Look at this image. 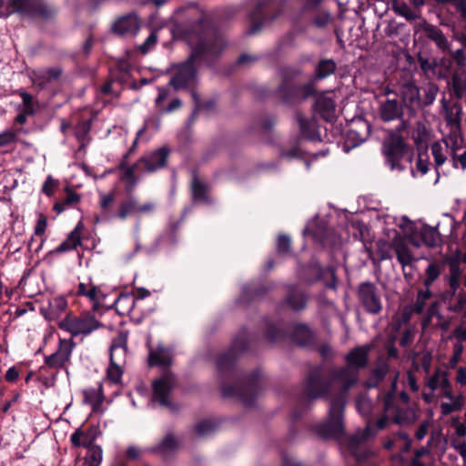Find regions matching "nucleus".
<instances>
[{"instance_id":"nucleus-34","label":"nucleus","mask_w":466,"mask_h":466,"mask_svg":"<svg viewBox=\"0 0 466 466\" xmlns=\"http://www.w3.org/2000/svg\"><path fill=\"white\" fill-rule=\"evenodd\" d=\"M420 238L423 244H425L428 247L433 248L437 246L440 234L436 228L425 225L421 228Z\"/></svg>"},{"instance_id":"nucleus-15","label":"nucleus","mask_w":466,"mask_h":466,"mask_svg":"<svg viewBox=\"0 0 466 466\" xmlns=\"http://www.w3.org/2000/svg\"><path fill=\"white\" fill-rule=\"evenodd\" d=\"M309 296L301 289L291 286L280 302L281 308H289L295 312L304 310L308 306Z\"/></svg>"},{"instance_id":"nucleus-61","label":"nucleus","mask_w":466,"mask_h":466,"mask_svg":"<svg viewBox=\"0 0 466 466\" xmlns=\"http://www.w3.org/2000/svg\"><path fill=\"white\" fill-rule=\"evenodd\" d=\"M47 220L45 215L41 214L35 227V235L42 237L46 229Z\"/></svg>"},{"instance_id":"nucleus-18","label":"nucleus","mask_w":466,"mask_h":466,"mask_svg":"<svg viewBox=\"0 0 466 466\" xmlns=\"http://www.w3.org/2000/svg\"><path fill=\"white\" fill-rule=\"evenodd\" d=\"M295 118L299 126L300 135L303 138L314 142L320 141V134L318 128L317 120L314 116L311 118H306L300 111H297Z\"/></svg>"},{"instance_id":"nucleus-9","label":"nucleus","mask_w":466,"mask_h":466,"mask_svg":"<svg viewBox=\"0 0 466 466\" xmlns=\"http://www.w3.org/2000/svg\"><path fill=\"white\" fill-rule=\"evenodd\" d=\"M357 298L366 313L379 315L382 309L381 294L376 284L370 281H363L357 289Z\"/></svg>"},{"instance_id":"nucleus-17","label":"nucleus","mask_w":466,"mask_h":466,"mask_svg":"<svg viewBox=\"0 0 466 466\" xmlns=\"http://www.w3.org/2000/svg\"><path fill=\"white\" fill-rule=\"evenodd\" d=\"M127 332L120 331L113 339L109 348V360L116 363L125 362L127 352Z\"/></svg>"},{"instance_id":"nucleus-20","label":"nucleus","mask_w":466,"mask_h":466,"mask_svg":"<svg viewBox=\"0 0 466 466\" xmlns=\"http://www.w3.org/2000/svg\"><path fill=\"white\" fill-rule=\"evenodd\" d=\"M380 117L384 122L401 119L404 115L403 104L397 99H386L380 106Z\"/></svg>"},{"instance_id":"nucleus-25","label":"nucleus","mask_w":466,"mask_h":466,"mask_svg":"<svg viewBox=\"0 0 466 466\" xmlns=\"http://www.w3.org/2000/svg\"><path fill=\"white\" fill-rule=\"evenodd\" d=\"M337 70V63L331 58H322L315 66L313 75L309 81L319 82L332 76Z\"/></svg>"},{"instance_id":"nucleus-57","label":"nucleus","mask_w":466,"mask_h":466,"mask_svg":"<svg viewBox=\"0 0 466 466\" xmlns=\"http://www.w3.org/2000/svg\"><path fill=\"white\" fill-rule=\"evenodd\" d=\"M324 0H301L303 13L315 12Z\"/></svg>"},{"instance_id":"nucleus-16","label":"nucleus","mask_w":466,"mask_h":466,"mask_svg":"<svg viewBox=\"0 0 466 466\" xmlns=\"http://www.w3.org/2000/svg\"><path fill=\"white\" fill-rule=\"evenodd\" d=\"M101 431L97 425H90L86 431H84L81 427L77 428L70 436V441L73 447L88 448L96 446V440L99 437Z\"/></svg>"},{"instance_id":"nucleus-43","label":"nucleus","mask_w":466,"mask_h":466,"mask_svg":"<svg viewBox=\"0 0 466 466\" xmlns=\"http://www.w3.org/2000/svg\"><path fill=\"white\" fill-rule=\"evenodd\" d=\"M461 268L460 266L452 262L450 265V279H449V286L451 291V294L454 295L458 289L460 288V277H461Z\"/></svg>"},{"instance_id":"nucleus-12","label":"nucleus","mask_w":466,"mask_h":466,"mask_svg":"<svg viewBox=\"0 0 466 466\" xmlns=\"http://www.w3.org/2000/svg\"><path fill=\"white\" fill-rule=\"evenodd\" d=\"M72 339H59V346L56 352L45 357V365L49 369H66L70 362L71 354L75 347Z\"/></svg>"},{"instance_id":"nucleus-63","label":"nucleus","mask_w":466,"mask_h":466,"mask_svg":"<svg viewBox=\"0 0 466 466\" xmlns=\"http://www.w3.org/2000/svg\"><path fill=\"white\" fill-rule=\"evenodd\" d=\"M93 46H94V38L92 35H89L83 44V46L80 51V55L83 57L87 58L93 49Z\"/></svg>"},{"instance_id":"nucleus-3","label":"nucleus","mask_w":466,"mask_h":466,"mask_svg":"<svg viewBox=\"0 0 466 466\" xmlns=\"http://www.w3.org/2000/svg\"><path fill=\"white\" fill-rule=\"evenodd\" d=\"M251 338L242 329L233 339L228 350L217 357L216 368L223 398H234L245 406H252L261 390V373L254 370L244 374L237 368V360L250 346Z\"/></svg>"},{"instance_id":"nucleus-44","label":"nucleus","mask_w":466,"mask_h":466,"mask_svg":"<svg viewBox=\"0 0 466 466\" xmlns=\"http://www.w3.org/2000/svg\"><path fill=\"white\" fill-rule=\"evenodd\" d=\"M441 273V266L436 262H431L428 265L425 275L426 278L423 281V285L426 288H430L433 282L439 278Z\"/></svg>"},{"instance_id":"nucleus-58","label":"nucleus","mask_w":466,"mask_h":466,"mask_svg":"<svg viewBox=\"0 0 466 466\" xmlns=\"http://www.w3.org/2000/svg\"><path fill=\"white\" fill-rule=\"evenodd\" d=\"M57 180H55L51 176H48L42 187V192L46 196L51 197L54 195Z\"/></svg>"},{"instance_id":"nucleus-13","label":"nucleus","mask_w":466,"mask_h":466,"mask_svg":"<svg viewBox=\"0 0 466 466\" xmlns=\"http://www.w3.org/2000/svg\"><path fill=\"white\" fill-rule=\"evenodd\" d=\"M329 92H322L316 94L314 103L312 105L313 112L322 120L331 123L337 118L336 102Z\"/></svg>"},{"instance_id":"nucleus-39","label":"nucleus","mask_w":466,"mask_h":466,"mask_svg":"<svg viewBox=\"0 0 466 466\" xmlns=\"http://www.w3.org/2000/svg\"><path fill=\"white\" fill-rule=\"evenodd\" d=\"M84 401L92 406V410L96 411L103 402V395L98 393L95 389L84 390Z\"/></svg>"},{"instance_id":"nucleus-46","label":"nucleus","mask_w":466,"mask_h":466,"mask_svg":"<svg viewBox=\"0 0 466 466\" xmlns=\"http://www.w3.org/2000/svg\"><path fill=\"white\" fill-rule=\"evenodd\" d=\"M431 291L430 290V288H426L425 290H419L416 298V301L413 305V312L416 314L422 313L426 301L431 299Z\"/></svg>"},{"instance_id":"nucleus-28","label":"nucleus","mask_w":466,"mask_h":466,"mask_svg":"<svg viewBox=\"0 0 466 466\" xmlns=\"http://www.w3.org/2000/svg\"><path fill=\"white\" fill-rule=\"evenodd\" d=\"M314 333L305 323L296 324L291 332V340L299 346L305 347L312 343Z\"/></svg>"},{"instance_id":"nucleus-24","label":"nucleus","mask_w":466,"mask_h":466,"mask_svg":"<svg viewBox=\"0 0 466 466\" xmlns=\"http://www.w3.org/2000/svg\"><path fill=\"white\" fill-rule=\"evenodd\" d=\"M191 197L192 200L196 203H202L206 205H210L213 203L212 198L208 195L209 187L201 181L197 174L193 175L191 181Z\"/></svg>"},{"instance_id":"nucleus-26","label":"nucleus","mask_w":466,"mask_h":466,"mask_svg":"<svg viewBox=\"0 0 466 466\" xmlns=\"http://www.w3.org/2000/svg\"><path fill=\"white\" fill-rule=\"evenodd\" d=\"M141 167L139 164L137 162L132 166H128V163L126 159H122L118 165V168L123 172L120 177V179L126 183V191L127 193H131L134 191L137 184V178L136 176V170Z\"/></svg>"},{"instance_id":"nucleus-22","label":"nucleus","mask_w":466,"mask_h":466,"mask_svg":"<svg viewBox=\"0 0 466 466\" xmlns=\"http://www.w3.org/2000/svg\"><path fill=\"white\" fill-rule=\"evenodd\" d=\"M172 364L171 351L164 345L158 344L156 349H150L148 365L150 367H163L165 370Z\"/></svg>"},{"instance_id":"nucleus-37","label":"nucleus","mask_w":466,"mask_h":466,"mask_svg":"<svg viewBox=\"0 0 466 466\" xmlns=\"http://www.w3.org/2000/svg\"><path fill=\"white\" fill-rule=\"evenodd\" d=\"M392 10L397 15L403 16L409 22L415 21L418 18V15L411 10V8L402 1H394L392 4Z\"/></svg>"},{"instance_id":"nucleus-53","label":"nucleus","mask_w":466,"mask_h":466,"mask_svg":"<svg viewBox=\"0 0 466 466\" xmlns=\"http://www.w3.org/2000/svg\"><path fill=\"white\" fill-rule=\"evenodd\" d=\"M65 191L66 193V197L61 200L63 204H65L67 208L72 207L81 200L80 194L76 193L75 190H73L69 187H66Z\"/></svg>"},{"instance_id":"nucleus-60","label":"nucleus","mask_w":466,"mask_h":466,"mask_svg":"<svg viewBox=\"0 0 466 466\" xmlns=\"http://www.w3.org/2000/svg\"><path fill=\"white\" fill-rule=\"evenodd\" d=\"M389 366L387 364L380 365L372 370V376L376 379V382L382 381L387 376Z\"/></svg>"},{"instance_id":"nucleus-10","label":"nucleus","mask_w":466,"mask_h":466,"mask_svg":"<svg viewBox=\"0 0 466 466\" xmlns=\"http://www.w3.org/2000/svg\"><path fill=\"white\" fill-rule=\"evenodd\" d=\"M101 326L102 324L91 313H86L79 317L67 315L59 323V328L68 331L73 337L80 334L88 335Z\"/></svg>"},{"instance_id":"nucleus-7","label":"nucleus","mask_w":466,"mask_h":466,"mask_svg":"<svg viewBox=\"0 0 466 466\" xmlns=\"http://www.w3.org/2000/svg\"><path fill=\"white\" fill-rule=\"evenodd\" d=\"M281 10L276 0H258L255 6L248 13L250 27L248 35L258 33L268 20L276 19Z\"/></svg>"},{"instance_id":"nucleus-36","label":"nucleus","mask_w":466,"mask_h":466,"mask_svg":"<svg viewBox=\"0 0 466 466\" xmlns=\"http://www.w3.org/2000/svg\"><path fill=\"white\" fill-rule=\"evenodd\" d=\"M62 75V70L58 67L47 68L36 76L38 85L45 86L48 83L57 80Z\"/></svg>"},{"instance_id":"nucleus-47","label":"nucleus","mask_w":466,"mask_h":466,"mask_svg":"<svg viewBox=\"0 0 466 466\" xmlns=\"http://www.w3.org/2000/svg\"><path fill=\"white\" fill-rule=\"evenodd\" d=\"M345 142L350 147H355L361 144L365 138L357 129L350 127L344 133Z\"/></svg>"},{"instance_id":"nucleus-40","label":"nucleus","mask_w":466,"mask_h":466,"mask_svg":"<svg viewBox=\"0 0 466 466\" xmlns=\"http://www.w3.org/2000/svg\"><path fill=\"white\" fill-rule=\"evenodd\" d=\"M453 96L461 99L466 94V77L454 74L451 78Z\"/></svg>"},{"instance_id":"nucleus-45","label":"nucleus","mask_w":466,"mask_h":466,"mask_svg":"<svg viewBox=\"0 0 466 466\" xmlns=\"http://www.w3.org/2000/svg\"><path fill=\"white\" fill-rule=\"evenodd\" d=\"M123 375V370L119 363L114 362L109 360V365L106 369V378L107 380L114 383L118 384L121 382V378Z\"/></svg>"},{"instance_id":"nucleus-41","label":"nucleus","mask_w":466,"mask_h":466,"mask_svg":"<svg viewBox=\"0 0 466 466\" xmlns=\"http://www.w3.org/2000/svg\"><path fill=\"white\" fill-rule=\"evenodd\" d=\"M86 463L87 466H99L103 458V451L101 446L96 445L86 448Z\"/></svg>"},{"instance_id":"nucleus-64","label":"nucleus","mask_w":466,"mask_h":466,"mask_svg":"<svg viewBox=\"0 0 466 466\" xmlns=\"http://www.w3.org/2000/svg\"><path fill=\"white\" fill-rule=\"evenodd\" d=\"M280 157L284 158H299L301 157V153L299 146H295L290 149L281 150Z\"/></svg>"},{"instance_id":"nucleus-5","label":"nucleus","mask_w":466,"mask_h":466,"mask_svg":"<svg viewBox=\"0 0 466 466\" xmlns=\"http://www.w3.org/2000/svg\"><path fill=\"white\" fill-rule=\"evenodd\" d=\"M301 73L299 69L284 71L281 82L277 88V94L281 103L293 106L314 96L317 94V85L313 81L299 84L295 78Z\"/></svg>"},{"instance_id":"nucleus-2","label":"nucleus","mask_w":466,"mask_h":466,"mask_svg":"<svg viewBox=\"0 0 466 466\" xmlns=\"http://www.w3.org/2000/svg\"><path fill=\"white\" fill-rule=\"evenodd\" d=\"M179 31L188 42L190 53L185 61L172 65L173 75L169 86L175 90L193 89L198 82L197 64L214 67L228 43L218 25L204 13L194 22L181 26Z\"/></svg>"},{"instance_id":"nucleus-8","label":"nucleus","mask_w":466,"mask_h":466,"mask_svg":"<svg viewBox=\"0 0 466 466\" xmlns=\"http://www.w3.org/2000/svg\"><path fill=\"white\" fill-rule=\"evenodd\" d=\"M176 385L175 374L169 370H164L162 375L152 382V400L162 407L177 411V406L169 400Z\"/></svg>"},{"instance_id":"nucleus-29","label":"nucleus","mask_w":466,"mask_h":466,"mask_svg":"<svg viewBox=\"0 0 466 466\" xmlns=\"http://www.w3.org/2000/svg\"><path fill=\"white\" fill-rule=\"evenodd\" d=\"M269 288L263 283H249L242 288L241 299L246 302H251L254 300L264 298Z\"/></svg>"},{"instance_id":"nucleus-42","label":"nucleus","mask_w":466,"mask_h":466,"mask_svg":"<svg viewBox=\"0 0 466 466\" xmlns=\"http://www.w3.org/2000/svg\"><path fill=\"white\" fill-rule=\"evenodd\" d=\"M115 201V193L109 192L107 194L106 193H99V206L102 211V216L104 218H107L109 217V213L111 211V208L113 206V203Z\"/></svg>"},{"instance_id":"nucleus-50","label":"nucleus","mask_w":466,"mask_h":466,"mask_svg":"<svg viewBox=\"0 0 466 466\" xmlns=\"http://www.w3.org/2000/svg\"><path fill=\"white\" fill-rule=\"evenodd\" d=\"M49 307L53 315L58 316L67 308V301L64 297H56L49 301Z\"/></svg>"},{"instance_id":"nucleus-33","label":"nucleus","mask_w":466,"mask_h":466,"mask_svg":"<svg viewBox=\"0 0 466 466\" xmlns=\"http://www.w3.org/2000/svg\"><path fill=\"white\" fill-rule=\"evenodd\" d=\"M178 446V441L173 433H167L165 438L152 448L155 453H166L175 451Z\"/></svg>"},{"instance_id":"nucleus-23","label":"nucleus","mask_w":466,"mask_h":466,"mask_svg":"<svg viewBox=\"0 0 466 466\" xmlns=\"http://www.w3.org/2000/svg\"><path fill=\"white\" fill-rule=\"evenodd\" d=\"M112 29L119 35H135L139 29V20L134 14L127 15L118 18Z\"/></svg>"},{"instance_id":"nucleus-32","label":"nucleus","mask_w":466,"mask_h":466,"mask_svg":"<svg viewBox=\"0 0 466 466\" xmlns=\"http://www.w3.org/2000/svg\"><path fill=\"white\" fill-rule=\"evenodd\" d=\"M138 208L137 200L133 197H128L120 203L116 217L124 220L128 216L138 214Z\"/></svg>"},{"instance_id":"nucleus-54","label":"nucleus","mask_w":466,"mask_h":466,"mask_svg":"<svg viewBox=\"0 0 466 466\" xmlns=\"http://www.w3.org/2000/svg\"><path fill=\"white\" fill-rule=\"evenodd\" d=\"M461 406H462V403L459 399L451 403L442 402L441 404V414L443 416H447V415L452 413L453 411L460 410L461 409Z\"/></svg>"},{"instance_id":"nucleus-27","label":"nucleus","mask_w":466,"mask_h":466,"mask_svg":"<svg viewBox=\"0 0 466 466\" xmlns=\"http://www.w3.org/2000/svg\"><path fill=\"white\" fill-rule=\"evenodd\" d=\"M400 102L411 116L414 115L416 107L420 106V89L415 85H407L402 91Z\"/></svg>"},{"instance_id":"nucleus-51","label":"nucleus","mask_w":466,"mask_h":466,"mask_svg":"<svg viewBox=\"0 0 466 466\" xmlns=\"http://www.w3.org/2000/svg\"><path fill=\"white\" fill-rule=\"evenodd\" d=\"M19 129H7L2 133H0V147L9 146L14 144L17 140Z\"/></svg>"},{"instance_id":"nucleus-55","label":"nucleus","mask_w":466,"mask_h":466,"mask_svg":"<svg viewBox=\"0 0 466 466\" xmlns=\"http://www.w3.org/2000/svg\"><path fill=\"white\" fill-rule=\"evenodd\" d=\"M439 4L449 5L452 4L456 9L461 13V15L466 19V0H437Z\"/></svg>"},{"instance_id":"nucleus-1","label":"nucleus","mask_w":466,"mask_h":466,"mask_svg":"<svg viewBox=\"0 0 466 466\" xmlns=\"http://www.w3.org/2000/svg\"><path fill=\"white\" fill-rule=\"evenodd\" d=\"M370 350V345L355 347L345 356L347 366L331 370L329 377L325 376L322 366L312 367L309 370L301 392L296 398L290 415L292 422L295 423L302 418L312 406L314 400L327 397L333 381H339L342 383L341 391L330 400L329 419L316 425L315 431L325 440L340 439L345 432L343 416L346 393L357 382V374L352 369L359 370L367 367Z\"/></svg>"},{"instance_id":"nucleus-35","label":"nucleus","mask_w":466,"mask_h":466,"mask_svg":"<svg viewBox=\"0 0 466 466\" xmlns=\"http://www.w3.org/2000/svg\"><path fill=\"white\" fill-rule=\"evenodd\" d=\"M395 252L397 259L402 267L411 263L413 259L412 255L408 246L402 240L395 243Z\"/></svg>"},{"instance_id":"nucleus-14","label":"nucleus","mask_w":466,"mask_h":466,"mask_svg":"<svg viewBox=\"0 0 466 466\" xmlns=\"http://www.w3.org/2000/svg\"><path fill=\"white\" fill-rule=\"evenodd\" d=\"M169 156V149L167 147H162L147 157H142L137 163L147 172H155L157 169L163 168L167 166V157Z\"/></svg>"},{"instance_id":"nucleus-11","label":"nucleus","mask_w":466,"mask_h":466,"mask_svg":"<svg viewBox=\"0 0 466 466\" xmlns=\"http://www.w3.org/2000/svg\"><path fill=\"white\" fill-rule=\"evenodd\" d=\"M298 274L299 278L308 284L322 280L326 276H329L331 283H327V287L330 289H335L336 287L335 269L332 267L323 268L316 260H311L308 264L300 266Z\"/></svg>"},{"instance_id":"nucleus-59","label":"nucleus","mask_w":466,"mask_h":466,"mask_svg":"<svg viewBox=\"0 0 466 466\" xmlns=\"http://www.w3.org/2000/svg\"><path fill=\"white\" fill-rule=\"evenodd\" d=\"M425 158H423L422 154H419L418 160L416 162V168L419 172L421 173V175H425L429 170V157L427 154H424Z\"/></svg>"},{"instance_id":"nucleus-62","label":"nucleus","mask_w":466,"mask_h":466,"mask_svg":"<svg viewBox=\"0 0 466 466\" xmlns=\"http://www.w3.org/2000/svg\"><path fill=\"white\" fill-rule=\"evenodd\" d=\"M329 19L330 15L329 13L319 14L313 18V24L319 28H323L328 25Z\"/></svg>"},{"instance_id":"nucleus-4","label":"nucleus","mask_w":466,"mask_h":466,"mask_svg":"<svg viewBox=\"0 0 466 466\" xmlns=\"http://www.w3.org/2000/svg\"><path fill=\"white\" fill-rule=\"evenodd\" d=\"M57 8L44 0H0V17L7 18L12 15L20 17L51 20L57 15Z\"/></svg>"},{"instance_id":"nucleus-6","label":"nucleus","mask_w":466,"mask_h":466,"mask_svg":"<svg viewBox=\"0 0 466 466\" xmlns=\"http://www.w3.org/2000/svg\"><path fill=\"white\" fill-rule=\"evenodd\" d=\"M385 165L390 170L403 171L405 163L410 164L413 158V149L404 137L396 133H389L381 146Z\"/></svg>"},{"instance_id":"nucleus-19","label":"nucleus","mask_w":466,"mask_h":466,"mask_svg":"<svg viewBox=\"0 0 466 466\" xmlns=\"http://www.w3.org/2000/svg\"><path fill=\"white\" fill-rule=\"evenodd\" d=\"M83 229V225L79 222L76 228L67 235L66 238L55 249L50 250L46 256V259L55 254H62L73 249H76L78 246L81 245V231Z\"/></svg>"},{"instance_id":"nucleus-49","label":"nucleus","mask_w":466,"mask_h":466,"mask_svg":"<svg viewBox=\"0 0 466 466\" xmlns=\"http://www.w3.org/2000/svg\"><path fill=\"white\" fill-rule=\"evenodd\" d=\"M431 154L434 157L435 169L439 176L440 174H439L438 169L441 166H442L445 163V161L447 159L446 157L442 154V147L441 146V144L439 142H434L431 145Z\"/></svg>"},{"instance_id":"nucleus-31","label":"nucleus","mask_w":466,"mask_h":466,"mask_svg":"<svg viewBox=\"0 0 466 466\" xmlns=\"http://www.w3.org/2000/svg\"><path fill=\"white\" fill-rule=\"evenodd\" d=\"M266 322L265 339L268 342L283 341L287 338V331L281 324L271 322L268 319Z\"/></svg>"},{"instance_id":"nucleus-56","label":"nucleus","mask_w":466,"mask_h":466,"mask_svg":"<svg viewBox=\"0 0 466 466\" xmlns=\"http://www.w3.org/2000/svg\"><path fill=\"white\" fill-rule=\"evenodd\" d=\"M277 123V117L272 115L264 116L259 121L260 128L265 131H270Z\"/></svg>"},{"instance_id":"nucleus-21","label":"nucleus","mask_w":466,"mask_h":466,"mask_svg":"<svg viewBox=\"0 0 466 466\" xmlns=\"http://www.w3.org/2000/svg\"><path fill=\"white\" fill-rule=\"evenodd\" d=\"M78 297H86L92 302V309L97 310L100 303V297H104L99 286L95 285L91 279L87 283L80 282L76 290Z\"/></svg>"},{"instance_id":"nucleus-30","label":"nucleus","mask_w":466,"mask_h":466,"mask_svg":"<svg viewBox=\"0 0 466 466\" xmlns=\"http://www.w3.org/2000/svg\"><path fill=\"white\" fill-rule=\"evenodd\" d=\"M424 32L426 36L433 41L440 49L443 51L449 49L450 43L443 32L438 26L431 24H426L424 26Z\"/></svg>"},{"instance_id":"nucleus-48","label":"nucleus","mask_w":466,"mask_h":466,"mask_svg":"<svg viewBox=\"0 0 466 466\" xmlns=\"http://www.w3.org/2000/svg\"><path fill=\"white\" fill-rule=\"evenodd\" d=\"M216 428L217 425L213 420L205 419L196 423L194 431L198 436H205L208 433L214 431Z\"/></svg>"},{"instance_id":"nucleus-52","label":"nucleus","mask_w":466,"mask_h":466,"mask_svg":"<svg viewBox=\"0 0 466 466\" xmlns=\"http://www.w3.org/2000/svg\"><path fill=\"white\" fill-rule=\"evenodd\" d=\"M291 249V239L288 235L281 234L278 238L277 250L279 254H289Z\"/></svg>"},{"instance_id":"nucleus-38","label":"nucleus","mask_w":466,"mask_h":466,"mask_svg":"<svg viewBox=\"0 0 466 466\" xmlns=\"http://www.w3.org/2000/svg\"><path fill=\"white\" fill-rule=\"evenodd\" d=\"M92 120L91 119H83L80 120L76 127H75V136L76 139L81 143L80 148L85 146V141L91 130Z\"/></svg>"}]
</instances>
